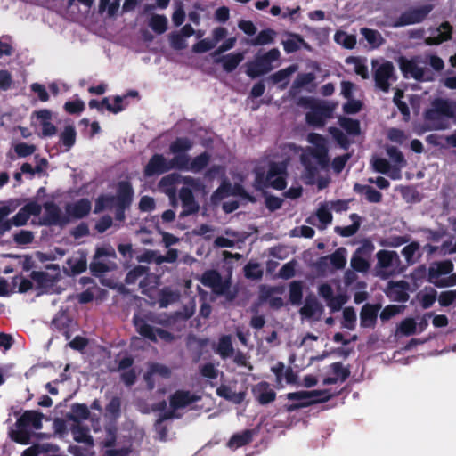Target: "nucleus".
<instances>
[{"instance_id": "48", "label": "nucleus", "mask_w": 456, "mask_h": 456, "mask_svg": "<svg viewBox=\"0 0 456 456\" xmlns=\"http://www.w3.org/2000/svg\"><path fill=\"white\" fill-rule=\"evenodd\" d=\"M74 440L77 443H85L88 445H93L94 440L90 436L89 431L83 426H77L72 428Z\"/></svg>"}, {"instance_id": "42", "label": "nucleus", "mask_w": 456, "mask_h": 456, "mask_svg": "<svg viewBox=\"0 0 456 456\" xmlns=\"http://www.w3.org/2000/svg\"><path fill=\"white\" fill-rule=\"evenodd\" d=\"M275 35L276 32L272 28L263 29L255 38L250 40V45L256 46L271 44L273 42Z\"/></svg>"}, {"instance_id": "13", "label": "nucleus", "mask_w": 456, "mask_h": 456, "mask_svg": "<svg viewBox=\"0 0 456 456\" xmlns=\"http://www.w3.org/2000/svg\"><path fill=\"white\" fill-rule=\"evenodd\" d=\"M43 208L45 214L42 219V224L46 226H63L69 223V217L61 214V208L53 201L45 202Z\"/></svg>"}, {"instance_id": "7", "label": "nucleus", "mask_w": 456, "mask_h": 456, "mask_svg": "<svg viewBox=\"0 0 456 456\" xmlns=\"http://www.w3.org/2000/svg\"><path fill=\"white\" fill-rule=\"evenodd\" d=\"M133 323L137 333L150 341L157 342V337L165 342H172L175 339L174 334L168 330L150 325L146 316L134 314Z\"/></svg>"}, {"instance_id": "36", "label": "nucleus", "mask_w": 456, "mask_h": 456, "mask_svg": "<svg viewBox=\"0 0 456 456\" xmlns=\"http://www.w3.org/2000/svg\"><path fill=\"white\" fill-rule=\"evenodd\" d=\"M338 125L349 134L353 136L361 134V126L358 119L340 116L338 118Z\"/></svg>"}, {"instance_id": "47", "label": "nucleus", "mask_w": 456, "mask_h": 456, "mask_svg": "<svg viewBox=\"0 0 456 456\" xmlns=\"http://www.w3.org/2000/svg\"><path fill=\"white\" fill-rule=\"evenodd\" d=\"M73 275H77L84 273L87 268V260L86 256L82 255L79 257L69 259L67 261Z\"/></svg>"}, {"instance_id": "43", "label": "nucleus", "mask_w": 456, "mask_h": 456, "mask_svg": "<svg viewBox=\"0 0 456 456\" xmlns=\"http://www.w3.org/2000/svg\"><path fill=\"white\" fill-rule=\"evenodd\" d=\"M191 158L188 154H174V157L168 161L172 169L190 171L189 166Z\"/></svg>"}, {"instance_id": "39", "label": "nucleus", "mask_w": 456, "mask_h": 456, "mask_svg": "<svg viewBox=\"0 0 456 456\" xmlns=\"http://www.w3.org/2000/svg\"><path fill=\"white\" fill-rule=\"evenodd\" d=\"M346 249L343 247L337 248L334 253L328 256L330 265L336 270L343 269L346 264Z\"/></svg>"}, {"instance_id": "31", "label": "nucleus", "mask_w": 456, "mask_h": 456, "mask_svg": "<svg viewBox=\"0 0 456 456\" xmlns=\"http://www.w3.org/2000/svg\"><path fill=\"white\" fill-rule=\"evenodd\" d=\"M323 311L322 305L318 302L314 297H307L305 305L300 309L301 315L306 318H312L315 314H321Z\"/></svg>"}, {"instance_id": "60", "label": "nucleus", "mask_w": 456, "mask_h": 456, "mask_svg": "<svg viewBox=\"0 0 456 456\" xmlns=\"http://www.w3.org/2000/svg\"><path fill=\"white\" fill-rule=\"evenodd\" d=\"M346 63H354V71L357 75L361 76L363 79L369 77V71L366 65L362 64L356 57H348L346 60Z\"/></svg>"}, {"instance_id": "29", "label": "nucleus", "mask_w": 456, "mask_h": 456, "mask_svg": "<svg viewBox=\"0 0 456 456\" xmlns=\"http://www.w3.org/2000/svg\"><path fill=\"white\" fill-rule=\"evenodd\" d=\"M354 191L358 194H364L365 200L370 203H379L382 201V193L370 185L355 183L354 185Z\"/></svg>"}, {"instance_id": "33", "label": "nucleus", "mask_w": 456, "mask_h": 456, "mask_svg": "<svg viewBox=\"0 0 456 456\" xmlns=\"http://www.w3.org/2000/svg\"><path fill=\"white\" fill-rule=\"evenodd\" d=\"M70 318L65 314H57L52 322L54 329L62 333L66 339L70 338Z\"/></svg>"}, {"instance_id": "35", "label": "nucleus", "mask_w": 456, "mask_h": 456, "mask_svg": "<svg viewBox=\"0 0 456 456\" xmlns=\"http://www.w3.org/2000/svg\"><path fill=\"white\" fill-rule=\"evenodd\" d=\"M192 146L193 142L188 137H177L170 143L169 150L173 154H187Z\"/></svg>"}, {"instance_id": "52", "label": "nucleus", "mask_w": 456, "mask_h": 456, "mask_svg": "<svg viewBox=\"0 0 456 456\" xmlns=\"http://www.w3.org/2000/svg\"><path fill=\"white\" fill-rule=\"evenodd\" d=\"M244 274L248 279L257 280L262 278L263 270L258 263L249 262L244 266Z\"/></svg>"}, {"instance_id": "11", "label": "nucleus", "mask_w": 456, "mask_h": 456, "mask_svg": "<svg viewBox=\"0 0 456 456\" xmlns=\"http://www.w3.org/2000/svg\"><path fill=\"white\" fill-rule=\"evenodd\" d=\"M434 5L427 4L419 7H413L406 10L395 20L394 28H400L408 25L421 23L433 11Z\"/></svg>"}, {"instance_id": "28", "label": "nucleus", "mask_w": 456, "mask_h": 456, "mask_svg": "<svg viewBox=\"0 0 456 456\" xmlns=\"http://www.w3.org/2000/svg\"><path fill=\"white\" fill-rule=\"evenodd\" d=\"M134 196V190L132 188L124 198L118 199V204L115 208V218L118 221H124L126 211L130 208Z\"/></svg>"}, {"instance_id": "53", "label": "nucleus", "mask_w": 456, "mask_h": 456, "mask_svg": "<svg viewBox=\"0 0 456 456\" xmlns=\"http://www.w3.org/2000/svg\"><path fill=\"white\" fill-rule=\"evenodd\" d=\"M329 132L342 149L347 150L349 148L350 142L339 128L332 126L329 128Z\"/></svg>"}, {"instance_id": "61", "label": "nucleus", "mask_w": 456, "mask_h": 456, "mask_svg": "<svg viewBox=\"0 0 456 456\" xmlns=\"http://www.w3.org/2000/svg\"><path fill=\"white\" fill-rule=\"evenodd\" d=\"M387 153L392 161L398 164L401 167H403L406 164V160L404 159L402 151L395 146H390L387 149Z\"/></svg>"}, {"instance_id": "55", "label": "nucleus", "mask_w": 456, "mask_h": 456, "mask_svg": "<svg viewBox=\"0 0 456 456\" xmlns=\"http://www.w3.org/2000/svg\"><path fill=\"white\" fill-rule=\"evenodd\" d=\"M85 109V102L79 99L74 101H68L64 104V110L69 114H79L83 112Z\"/></svg>"}, {"instance_id": "8", "label": "nucleus", "mask_w": 456, "mask_h": 456, "mask_svg": "<svg viewBox=\"0 0 456 456\" xmlns=\"http://www.w3.org/2000/svg\"><path fill=\"white\" fill-rule=\"evenodd\" d=\"M419 57L407 59L401 56L398 59V64L403 76L405 78H413L419 82H432L435 80L434 75L427 71L424 68L419 65Z\"/></svg>"}, {"instance_id": "56", "label": "nucleus", "mask_w": 456, "mask_h": 456, "mask_svg": "<svg viewBox=\"0 0 456 456\" xmlns=\"http://www.w3.org/2000/svg\"><path fill=\"white\" fill-rule=\"evenodd\" d=\"M182 208H183V210L179 214L180 218H184L191 215H194V214L198 213L200 210L199 203L196 201L195 199L192 200L182 203Z\"/></svg>"}, {"instance_id": "6", "label": "nucleus", "mask_w": 456, "mask_h": 456, "mask_svg": "<svg viewBox=\"0 0 456 456\" xmlns=\"http://www.w3.org/2000/svg\"><path fill=\"white\" fill-rule=\"evenodd\" d=\"M278 48H273L262 55H256L254 61L247 63L246 74L251 78H256L269 73L273 69L272 63L280 59Z\"/></svg>"}, {"instance_id": "49", "label": "nucleus", "mask_w": 456, "mask_h": 456, "mask_svg": "<svg viewBox=\"0 0 456 456\" xmlns=\"http://www.w3.org/2000/svg\"><path fill=\"white\" fill-rule=\"evenodd\" d=\"M149 271L150 269L147 266L136 265L126 273L125 282L129 285L134 284L140 277L146 275Z\"/></svg>"}, {"instance_id": "30", "label": "nucleus", "mask_w": 456, "mask_h": 456, "mask_svg": "<svg viewBox=\"0 0 456 456\" xmlns=\"http://www.w3.org/2000/svg\"><path fill=\"white\" fill-rule=\"evenodd\" d=\"M291 38L282 41L284 51L287 53H296L304 46L305 49H310V45L305 41L302 36L296 33H289Z\"/></svg>"}, {"instance_id": "15", "label": "nucleus", "mask_w": 456, "mask_h": 456, "mask_svg": "<svg viewBox=\"0 0 456 456\" xmlns=\"http://www.w3.org/2000/svg\"><path fill=\"white\" fill-rule=\"evenodd\" d=\"M92 209V203L86 198H82L75 202L65 205L66 216L69 221L72 219H83L86 217Z\"/></svg>"}, {"instance_id": "18", "label": "nucleus", "mask_w": 456, "mask_h": 456, "mask_svg": "<svg viewBox=\"0 0 456 456\" xmlns=\"http://www.w3.org/2000/svg\"><path fill=\"white\" fill-rule=\"evenodd\" d=\"M452 27L448 21L443 22L436 31L425 39L427 45H438L452 39Z\"/></svg>"}, {"instance_id": "50", "label": "nucleus", "mask_w": 456, "mask_h": 456, "mask_svg": "<svg viewBox=\"0 0 456 456\" xmlns=\"http://www.w3.org/2000/svg\"><path fill=\"white\" fill-rule=\"evenodd\" d=\"M106 414L110 418L117 419L121 415V399L118 396H113L105 407Z\"/></svg>"}, {"instance_id": "46", "label": "nucleus", "mask_w": 456, "mask_h": 456, "mask_svg": "<svg viewBox=\"0 0 456 456\" xmlns=\"http://www.w3.org/2000/svg\"><path fill=\"white\" fill-rule=\"evenodd\" d=\"M149 26L157 34H163L167 28V19L164 15L153 14Z\"/></svg>"}, {"instance_id": "17", "label": "nucleus", "mask_w": 456, "mask_h": 456, "mask_svg": "<svg viewBox=\"0 0 456 456\" xmlns=\"http://www.w3.org/2000/svg\"><path fill=\"white\" fill-rule=\"evenodd\" d=\"M381 309L380 304L367 303L360 312V325L362 328H374L377 324L378 314Z\"/></svg>"}, {"instance_id": "12", "label": "nucleus", "mask_w": 456, "mask_h": 456, "mask_svg": "<svg viewBox=\"0 0 456 456\" xmlns=\"http://www.w3.org/2000/svg\"><path fill=\"white\" fill-rule=\"evenodd\" d=\"M375 85L381 91L387 93L390 89V80L395 81V67L391 61H385L373 70Z\"/></svg>"}, {"instance_id": "23", "label": "nucleus", "mask_w": 456, "mask_h": 456, "mask_svg": "<svg viewBox=\"0 0 456 456\" xmlns=\"http://www.w3.org/2000/svg\"><path fill=\"white\" fill-rule=\"evenodd\" d=\"M298 67L297 64H292L285 69H280L275 73L272 74L268 77V81H271L273 85L282 83L279 86L281 90H284L288 84L289 77L297 70Z\"/></svg>"}, {"instance_id": "22", "label": "nucleus", "mask_w": 456, "mask_h": 456, "mask_svg": "<svg viewBox=\"0 0 456 456\" xmlns=\"http://www.w3.org/2000/svg\"><path fill=\"white\" fill-rule=\"evenodd\" d=\"M409 284L405 281H390L387 296L395 301L404 303L409 299Z\"/></svg>"}, {"instance_id": "34", "label": "nucleus", "mask_w": 456, "mask_h": 456, "mask_svg": "<svg viewBox=\"0 0 456 456\" xmlns=\"http://www.w3.org/2000/svg\"><path fill=\"white\" fill-rule=\"evenodd\" d=\"M307 152L309 155L315 159L318 165L322 168L325 169L328 167L330 163V158H329V149L327 145L317 147V148H308Z\"/></svg>"}, {"instance_id": "38", "label": "nucleus", "mask_w": 456, "mask_h": 456, "mask_svg": "<svg viewBox=\"0 0 456 456\" xmlns=\"http://www.w3.org/2000/svg\"><path fill=\"white\" fill-rule=\"evenodd\" d=\"M334 41L346 49H354L356 45V37L345 31L338 30L334 35Z\"/></svg>"}, {"instance_id": "10", "label": "nucleus", "mask_w": 456, "mask_h": 456, "mask_svg": "<svg viewBox=\"0 0 456 456\" xmlns=\"http://www.w3.org/2000/svg\"><path fill=\"white\" fill-rule=\"evenodd\" d=\"M374 249L375 246L372 241L369 239H364L351 257L350 265L352 269L358 273L368 272L370 268L369 259Z\"/></svg>"}, {"instance_id": "54", "label": "nucleus", "mask_w": 456, "mask_h": 456, "mask_svg": "<svg viewBox=\"0 0 456 456\" xmlns=\"http://www.w3.org/2000/svg\"><path fill=\"white\" fill-rule=\"evenodd\" d=\"M330 369L338 379L344 382L350 376V370L348 368L344 367L342 362H336L330 364Z\"/></svg>"}, {"instance_id": "63", "label": "nucleus", "mask_w": 456, "mask_h": 456, "mask_svg": "<svg viewBox=\"0 0 456 456\" xmlns=\"http://www.w3.org/2000/svg\"><path fill=\"white\" fill-rule=\"evenodd\" d=\"M33 232L27 230H21L13 236V240L19 245L29 244L33 241Z\"/></svg>"}, {"instance_id": "14", "label": "nucleus", "mask_w": 456, "mask_h": 456, "mask_svg": "<svg viewBox=\"0 0 456 456\" xmlns=\"http://www.w3.org/2000/svg\"><path fill=\"white\" fill-rule=\"evenodd\" d=\"M168 161L163 154H153L143 168V175L145 177H152L170 171L171 167Z\"/></svg>"}, {"instance_id": "41", "label": "nucleus", "mask_w": 456, "mask_h": 456, "mask_svg": "<svg viewBox=\"0 0 456 456\" xmlns=\"http://www.w3.org/2000/svg\"><path fill=\"white\" fill-rule=\"evenodd\" d=\"M71 411V415L69 416V419L75 422L87 419L90 417L89 409L85 403H73Z\"/></svg>"}, {"instance_id": "16", "label": "nucleus", "mask_w": 456, "mask_h": 456, "mask_svg": "<svg viewBox=\"0 0 456 456\" xmlns=\"http://www.w3.org/2000/svg\"><path fill=\"white\" fill-rule=\"evenodd\" d=\"M452 270L453 264L451 260L435 262L428 268V281L436 286L442 280V275L450 274Z\"/></svg>"}, {"instance_id": "62", "label": "nucleus", "mask_w": 456, "mask_h": 456, "mask_svg": "<svg viewBox=\"0 0 456 456\" xmlns=\"http://www.w3.org/2000/svg\"><path fill=\"white\" fill-rule=\"evenodd\" d=\"M399 330L402 334L411 336L416 333V322L412 318H407L402 321L399 325Z\"/></svg>"}, {"instance_id": "1", "label": "nucleus", "mask_w": 456, "mask_h": 456, "mask_svg": "<svg viewBox=\"0 0 456 456\" xmlns=\"http://www.w3.org/2000/svg\"><path fill=\"white\" fill-rule=\"evenodd\" d=\"M456 117V102L436 97L430 102L423 113L426 126L429 130H445L451 126L450 120Z\"/></svg>"}, {"instance_id": "9", "label": "nucleus", "mask_w": 456, "mask_h": 456, "mask_svg": "<svg viewBox=\"0 0 456 456\" xmlns=\"http://www.w3.org/2000/svg\"><path fill=\"white\" fill-rule=\"evenodd\" d=\"M133 188L129 180H121L116 185L115 195H100L94 204V213L98 214L105 209H112L118 204V199L124 198Z\"/></svg>"}, {"instance_id": "27", "label": "nucleus", "mask_w": 456, "mask_h": 456, "mask_svg": "<svg viewBox=\"0 0 456 456\" xmlns=\"http://www.w3.org/2000/svg\"><path fill=\"white\" fill-rule=\"evenodd\" d=\"M253 430L245 429L240 433L233 434L227 443L231 449H238L250 444L253 440Z\"/></svg>"}, {"instance_id": "3", "label": "nucleus", "mask_w": 456, "mask_h": 456, "mask_svg": "<svg viewBox=\"0 0 456 456\" xmlns=\"http://www.w3.org/2000/svg\"><path fill=\"white\" fill-rule=\"evenodd\" d=\"M287 164L285 162L272 161L269 163L266 175L261 168L255 169L254 187L257 191L272 187L281 191L287 186Z\"/></svg>"}, {"instance_id": "45", "label": "nucleus", "mask_w": 456, "mask_h": 456, "mask_svg": "<svg viewBox=\"0 0 456 456\" xmlns=\"http://www.w3.org/2000/svg\"><path fill=\"white\" fill-rule=\"evenodd\" d=\"M303 298V283L300 281H293L289 284V301L292 305H300Z\"/></svg>"}, {"instance_id": "20", "label": "nucleus", "mask_w": 456, "mask_h": 456, "mask_svg": "<svg viewBox=\"0 0 456 456\" xmlns=\"http://www.w3.org/2000/svg\"><path fill=\"white\" fill-rule=\"evenodd\" d=\"M182 176L177 173H172L163 176L159 182V186L172 201L175 200L176 188L175 185L181 182Z\"/></svg>"}, {"instance_id": "26", "label": "nucleus", "mask_w": 456, "mask_h": 456, "mask_svg": "<svg viewBox=\"0 0 456 456\" xmlns=\"http://www.w3.org/2000/svg\"><path fill=\"white\" fill-rule=\"evenodd\" d=\"M59 138L61 147H63L62 151L65 152L69 151L75 145L77 140L75 126L73 125L65 126L63 130L61 132Z\"/></svg>"}, {"instance_id": "58", "label": "nucleus", "mask_w": 456, "mask_h": 456, "mask_svg": "<svg viewBox=\"0 0 456 456\" xmlns=\"http://www.w3.org/2000/svg\"><path fill=\"white\" fill-rule=\"evenodd\" d=\"M315 79V76L312 72L299 73L293 82L294 88H302Z\"/></svg>"}, {"instance_id": "21", "label": "nucleus", "mask_w": 456, "mask_h": 456, "mask_svg": "<svg viewBox=\"0 0 456 456\" xmlns=\"http://www.w3.org/2000/svg\"><path fill=\"white\" fill-rule=\"evenodd\" d=\"M196 397L190 391L177 390L169 397V404L173 410L185 408L196 402Z\"/></svg>"}, {"instance_id": "32", "label": "nucleus", "mask_w": 456, "mask_h": 456, "mask_svg": "<svg viewBox=\"0 0 456 456\" xmlns=\"http://www.w3.org/2000/svg\"><path fill=\"white\" fill-rule=\"evenodd\" d=\"M216 353L224 360L232 356L234 348L230 335H223L219 338Z\"/></svg>"}, {"instance_id": "2", "label": "nucleus", "mask_w": 456, "mask_h": 456, "mask_svg": "<svg viewBox=\"0 0 456 456\" xmlns=\"http://www.w3.org/2000/svg\"><path fill=\"white\" fill-rule=\"evenodd\" d=\"M44 414L34 410L25 411L15 423V429L10 432V437L15 443L29 444L34 430H40L43 427Z\"/></svg>"}, {"instance_id": "37", "label": "nucleus", "mask_w": 456, "mask_h": 456, "mask_svg": "<svg viewBox=\"0 0 456 456\" xmlns=\"http://www.w3.org/2000/svg\"><path fill=\"white\" fill-rule=\"evenodd\" d=\"M211 160V155L208 151H204L196 156L190 162V171L199 173L206 168Z\"/></svg>"}, {"instance_id": "19", "label": "nucleus", "mask_w": 456, "mask_h": 456, "mask_svg": "<svg viewBox=\"0 0 456 456\" xmlns=\"http://www.w3.org/2000/svg\"><path fill=\"white\" fill-rule=\"evenodd\" d=\"M253 393L257 402L262 405H266L273 402L276 398V393L271 388L266 381L259 382L254 388Z\"/></svg>"}, {"instance_id": "4", "label": "nucleus", "mask_w": 456, "mask_h": 456, "mask_svg": "<svg viewBox=\"0 0 456 456\" xmlns=\"http://www.w3.org/2000/svg\"><path fill=\"white\" fill-rule=\"evenodd\" d=\"M302 104L309 108L305 114V122L308 126L322 128L325 126L326 120L333 115L335 106L325 101H317L312 98L303 97L300 99Z\"/></svg>"}, {"instance_id": "59", "label": "nucleus", "mask_w": 456, "mask_h": 456, "mask_svg": "<svg viewBox=\"0 0 456 456\" xmlns=\"http://www.w3.org/2000/svg\"><path fill=\"white\" fill-rule=\"evenodd\" d=\"M215 46V42L205 38L198 41L192 45V52L195 53H204L212 50Z\"/></svg>"}, {"instance_id": "44", "label": "nucleus", "mask_w": 456, "mask_h": 456, "mask_svg": "<svg viewBox=\"0 0 456 456\" xmlns=\"http://www.w3.org/2000/svg\"><path fill=\"white\" fill-rule=\"evenodd\" d=\"M221 274L216 270H208L203 273L200 278V282L205 286L211 289H216V286L221 282Z\"/></svg>"}, {"instance_id": "24", "label": "nucleus", "mask_w": 456, "mask_h": 456, "mask_svg": "<svg viewBox=\"0 0 456 456\" xmlns=\"http://www.w3.org/2000/svg\"><path fill=\"white\" fill-rule=\"evenodd\" d=\"M378 270H386L394 265L395 262L399 261L398 254L395 251L380 249L376 254Z\"/></svg>"}, {"instance_id": "51", "label": "nucleus", "mask_w": 456, "mask_h": 456, "mask_svg": "<svg viewBox=\"0 0 456 456\" xmlns=\"http://www.w3.org/2000/svg\"><path fill=\"white\" fill-rule=\"evenodd\" d=\"M356 314L353 307H346L343 310L342 326L350 330L355 328Z\"/></svg>"}, {"instance_id": "57", "label": "nucleus", "mask_w": 456, "mask_h": 456, "mask_svg": "<svg viewBox=\"0 0 456 456\" xmlns=\"http://www.w3.org/2000/svg\"><path fill=\"white\" fill-rule=\"evenodd\" d=\"M296 261H289L282 265L279 271V277L284 280H289L296 274Z\"/></svg>"}, {"instance_id": "5", "label": "nucleus", "mask_w": 456, "mask_h": 456, "mask_svg": "<svg viewBox=\"0 0 456 456\" xmlns=\"http://www.w3.org/2000/svg\"><path fill=\"white\" fill-rule=\"evenodd\" d=\"M332 397L329 389L298 391L291 392L287 395L289 400H297L298 403H293L286 405L288 412H293L298 409L305 408L313 404L325 403Z\"/></svg>"}, {"instance_id": "40", "label": "nucleus", "mask_w": 456, "mask_h": 456, "mask_svg": "<svg viewBox=\"0 0 456 456\" xmlns=\"http://www.w3.org/2000/svg\"><path fill=\"white\" fill-rule=\"evenodd\" d=\"M300 159L304 166L305 175V178L308 179V183H314L319 172L318 167L313 163L312 159L307 155L303 154Z\"/></svg>"}, {"instance_id": "64", "label": "nucleus", "mask_w": 456, "mask_h": 456, "mask_svg": "<svg viewBox=\"0 0 456 456\" xmlns=\"http://www.w3.org/2000/svg\"><path fill=\"white\" fill-rule=\"evenodd\" d=\"M454 301H456V289L443 291L438 297L440 305L444 307L451 305Z\"/></svg>"}, {"instance_id": "25", "label": "nucleus", "mask_w": 456, "mask_h": 456, "mask_svg": "<svg viewBox=\"0 0 456 456\" xmlns=\"http://www.w3.org/2000/svg\"><path fill=\"white\" fill-rule=\"evenodd\" d=\"M244 54L242 53H232L223 55L216 60V62H221L225 72L231 73L236 69L240 63L243 61Z\"/></svg>"}]
</instances>
